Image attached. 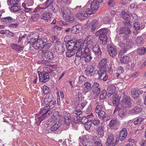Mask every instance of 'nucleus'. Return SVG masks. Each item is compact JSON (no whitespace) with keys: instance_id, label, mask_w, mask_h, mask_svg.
Masks as SVG:
<instances>
[{"instance_id":"nucleus-37","label":"nucleus","mask_w":146,"mask_h":146,"mask_svg":"<svg viewBox=\"0 0 146 146\" xmlns=\"http://www.w3.org/2000/svg\"><path fill=\"white\" fill-rule=\"evenodd\" d=\"M60 125V123L58 121H57L55 124L50 128V130L52 132L54 131L59 128Z\"/></svg>"},{"instance_id":"nucleus-36","label":"nucleus","mask_w":146,"mask_h":146,"mask_svg":"<svg viewBox=\"0 0 146 146\" xmlns=\"http://www.w3.org/2000/svg\"><path fill=\"white\" fill-rule=\"evenodd\" d=\"M107 60L106 58H103L99 63L98 68H102L106 69L107 67V64H106Z\"/></svg>"},{"instance_id":"nucleus-41","label":"nucleus","mask_w":146,"mask_h":146,"mask_svg":"<svg viewBox=\"0 0 146 146\" xmlns=\"http://www.w3.org/2000/svg\"><path fill=\"white\" fill-rule=\"evenodd\" d=\"M120 15L124 19H126L130 18L131 16L132 15L131 14H128L124 11H122Z\"/></svg>"},{"instance_id":"nucleus-6","label":"nucleus","mask_w":146,"mask_h":146,"mask_svg":"<svg viewBox=\"0 0 146 146\" xmlns=\"http://www.w3.org/2000/svg\"><path fill=\"white\" fill-rule=\"evenodd\" d=\"M101 86L97 82L94 83L92 87V91L93 95L94 96V98L98 96L101 91Z\"/></svg>"},{"instance_id":"nucleus-12","label":"nucleus","mask_w":146,"mask_h":146,"mask_svg":"<svg viewBox=\"0 0 146 146\" xmlns=\"http://www.w3.org/2000/svg\"><path fill=\"white\" fill-rule=\"evenodd\" d=\"M38 73L39 78V80L40 81L45 83L49 80L50 76L48 73L43 74L40 72H38Z\"/></svg>"},{"instance_id":"nucleus-22","label":"nucleus","mask_w":146,"mask_h":146,"mask_svg":"<svg viewBox=\"0 0 146 146\" xmlns=\"http://www.w3.org/2000/svg\"><path fill=\"white\" fill-rule=\"evenodd\" d=\"M127 134V129L123 128L119 132V139L121 141H123L126 137Z\"/></svg>"},{"instance_id":"nucleus-43","label":"nucleus","mask_w":146,"mask_h":146,"mask_svg":"<svg viewBox=\"0 0 146 146\" xmlns=\"http://www.w3.org/2000/svg\"><path fill=\"white\" fill-rule=\"evenodd\" d=\"M126 111L124 110V109H121L118 110V115L121 118H124L126 115Z\"/></svg>"},{"instance_id":"nucleus-62","label":"nucleus","mask_w":146,"mask_h":146,"mask_svg":"<svg viewBox=\"0 0 146 146\" xmlns=\"http://www.w3.org/2000/svg\"><path fill=\"white\" fill-rule=\"evenodd\" d=\"M90 122L91 123H93L94 125H98L100 123V120L98 119H90Z\"/></svg>"},{"instance_id":"nucleus-63","label":"nucleus","mask_w":146,"mask_h":146,"mask_svg":"<svg viewBox=\"0 0 146 146\" xmlns=\"http://www.w3.org/2000/svg\"><path fill=\"white\" fill-rule=\"evenodd\" d=\"M42 91L44 94H46L49 92V88L46 86H44L42 88Z\"/></svg>"},{"instance_id":"nucleus-50","label":"nucleus","mask_w":146,"mask_h":146,"mask_svg":"<svg viewBox=\"0 0 146 146\" xmlns=\"http://www.w3.org/2000/svg\"><path fill=\"white\" fill-rule=\"evenodd\" d=\"M53 1L54 0H47L45 3L42 4L43 6H44L46 9L48 8L51 5Z\"/></svg>"},{"instance_id":"nucleus-17","label":"nucleus","mask_w":146,"mask_h":146,"mask_svg":"<svg viewBox=\"0 0 146 146\" xmlns=\"http://www.w3.org/2000/svg\"><path fill=\"white\" fill-rule=\"evenodd\" d=\"M83 43V40L82 39H79L78 41H76L74 48V50L76 51L78 50L77 52L80 51L82 53V51L81 46Z\"/></svg>"},{"instance_id":"nucleus-47","label":"nucleus","mask_w":146,"mask_h":146,"mask_svg":"<svg viewBox=\"0 0 146 146\" xmlns=\"http://www.w3.org/2000/svg\"><path fill=\"white\" fill-rule=\"evenodd\" d=\"M131 93L132 97L134 98H136L139 96V93L138 92L137 90L135 89L132 90Z\"/></svg>"},{"instance_id":"nucleus-28","label":"nucleus","mask_w":146,"mask_h":146,"mask_svg":"<svg viewBox=\"0 0 146 146\" xmlns=\"http://www.w3.org/2000/svg\"><path fill=\"white\" fill-rule=\"evenodd\" d=\"M98 23L96 19H93L91 22L89 28L92 31L95 30L97 27Z\"/></svg>"},{"instance_id":"nucleus-61","label":"nucleus","mask_w":146,"mask_h":146,"mask_svg":"<svg viewBox=\"0 0 146 146\" xmlns=\"http://www.w3.org/2000/svg\"><path fill=\"white\" fill-rule=\"evenodd\" d=\"M9 1L10 4L12 6L18 5L19 2L18 0H10Z\"/></svg>"},{"instance_id":"nucleus-21","label":"nucleus","mask_w":146,"mask_h":146,"mask_svg":"<svg viewBox=\"0 0 146 146\" xmlns=\"http://www.w3.org/2000/svg\"><path fill=\"white\" fill-rule=\"evenodd\" d=\"M39 37V34L38 33H33L31 35H30L27 37V39L30 40L29 42H34V41H36L38 39Z\"/></svg>"},{"instance_id":"nucleus-52","label":"nucleus","mask_w":146,"mask_h":146,"mask_svg":"<svg viewBox=\"0 0 146 146\" xmlns=\"http://www.w3.org/2000/svg\"><path fill=\"white\" fill-rule=\"evenodd\" d=\"M11 47L13 49L15 50L18 51H19L20 50H22L23 49V47H20L17 44H11Z\"/></svg>"},{"instance_id":"nucleus-51","label":"nucleus","mask_w":146,"mask_h":146,"mask_svg":"<svg viewBox=\"0 0 146 146\" xmlns=\"http://www.w3.org/2000/svg\"><path fill=\"white\" fill-rule=\"evenodd\" d=\"M144 119L142 117H140L134 119L133 123L134 125L139 124L141 122L143 121Z\"/></svg>"},{"instance_id":"nucleus-31","label":"nucleus","mask_w":146,"mask_h":146,"mask_svg":"<svg viewBox=\"0 0 146 146\" xmlns=\"http://www.w3.org/2000/svg\"><path fill=\"white\" fill-rule=\"evenodd\" d=\"M85 87L82 89V90L84 93L86 94L88 92L91 88V83L88 82H86L84 84Z\"/></svg>"},{"instance_id":"nucleus-16","label":"nucleus","mask_w":146,"mask_h":146,"mask_svg":"<svg viewBox=\"0 0 146 146\" xmlns=\"http://www.w3.org/2000/svg\"><path fill=\"white\" fill-rule=\"evenodd\" d=\"M81 7V6H77L74 8V10L76 11H80L81 10L80 13L82 17H87L88 16V12L86 11V9H87V6H84L82 9H80Z\"/></svg>"},{"instance_id":"nucleus-4","label":"nucleus","mask_w":146,"mask_h":146,"mask_svg":"<svg viewBox=\"0 0 146 146\" xmlns=\"http://www.w3.org/2000/svg\"><path fill=\"white\" fill-rule=\"evenodd\" d=\"M81 57L82 59L86 62H88L90 61L92 57L88 47L85 48L84 52H82Z\"/></svg>"},{"instance_id":"nucleus-15","label":"nucleus","mask_w":146,"mask_h":146,"mask_svg":"<svg viewBox=\"0 0 146 146\" xmlns=\"http://www.w3.org/2000/svg\"><path fill=\"white\" fill-rule=\"evenodd\" d=\"M108 51L110 55L114 57L117 54V52L116 48L115 46L110 45L107 47Z\"/></svg>"},{"instance_id":"nucleus-46","label":"nucleus","mask_w":146,"mask_h":146,"mask_svg":"<svg viewBox=\"0 0 146 146\" xmlns=\"http://www.w3.org/2000/svg\"><path fill=\"white\" fill-rule=\"evenodd\" d=\"M46 9L44 6H43V4H42L41 5H38L35 9L34 10L35 12H41L44 9Z\"/></svg>"},{"instance_id":"nucleus-8","label":"nucleus","mask_w":146,"mask_h":146,"mask_svg":"<svg viewBox=\"0 0 146 146\" xmlns=\"http://www.w3.org/2000/svg\"><path fill=\"white\" fill-rule=\"evenodd\" d=\"M117 144V140L115 138L114 136L110 134L107 139L106 145L107 146H114Z\"/></svg>"},{"instance_id":"nucleus-29","label":"nucleus","mask_w":146,"mask_h":146,"mask_svg":"<svg viewBox=\"0 0 146 146\" xmlns=\"http://www.w3.org/2000/svg\"><path fill=\"white\" fill-rule=\"evenodd\" d=\"M64 123L67 125H69L71 122V115L68 113H66L64 115Z\"/></svg>"},{"instance_id":"nucleus-54","label":"nucleus","mask_w":146,"mask_h":146,"mask_svg":"<svg viewBox=\"0 0 146 146\" xmlns=\"http://www.w3.org/2000/svg\"><path fill=\"white\" fill-rule=\"evenodd\" d=\"M75 41H74L72 40H71L68 42L66 47L71 48H74L75 45Z\"/></svg>"},{"instance_id":"nucleus-30","label":"nucleus","mask_w":146,"mask_h":146,"mask_svg":"<svg viewBox=\"0 0 146 146\" xmlns=\"http://www.w3.org/2000/svg\"><path fill=\"white\" fill-rule=\"evenodd\" d=\"M82 53L80 51L77 52L76 53V56L75 60V63L76 65H79L81 62V59L82 57Z\"/></svg>"},{"instance_id":"nucleus-10","label":"nucleus","mask_w":146,"mask_h":146,"mask_svg":"<svg viewBox=\"0 0 146 146\" xmlns=\"http://www.w3.org/2000/svg\"><path fill=\"white\" fill-rule=\"evenodd\" d=\"M131 102L128 96H125L121 100V107L123 108H128L131 106Z\"/></svg>"},{"instance_id":"nucleus-25","label":"nucleus","mask_w":146,"mask_h":146,"mask_svg":"<svg viewBox=\"0 0 146 146\" xmlns=\"http://www.w3.org/2000/svg\"><path fill=\"white\" fill-rule=\"evenodd\" d=\"M142 110V108L139 107H135L134 108L131 109L128 111V113L130 114H135L140 113Z\"/></svg>"},{"instance_id":"nucleus-11","label":"nucleus","mask_w":146,"mask_h":146,"mask_svg":"<svg viewBox=\"0 0 146 146\" xmlns=\"http://www.w3.org/2000/svg\"><path fill=\"white\" fill-rule=\"evenodd\" d=\"M60 117V115L58 111L54 112L53 115L48 119L47 124L50 125H53L57 121L58 117Z\"/></svg>"},{"instance_id":"nucleus-60","label":"nucleus","mask_w":146,"mask_h":146,"mask_svg":"<svg viewBox=\"0 0 146 146\" xmlns=\"http://www.w3.org/2000/svg\"><path fill=\"white\" fill-rule=\"evenodd\" d=\"M130 22V18L125 19L123 21V23L125 25L128 26L129 27H131Z\"/></svg>"},{"instance_id":"nucleus-45","label":"nucleus","mask_w":146,"mask_h":146,"mask_svg":"<svg viewBox=\"0 0 146 146\" xmlns=\"http://www.w3.org/2000/svg\"><path fill=\"white\" fill-rule=\"evenodd\" d=\"M99 38L100 40L102 41V43L103 44H105L107 41V37L106 35L102 34L100 35Z\"/></svg>"},{"instance_id":"nucleus-34","label":"nucleus","mask_w":146,"mask_h":146,"mask_svg":"<svg viewBox=\"0 0 146 146\" xmlns=\"http://www.w3.org/2000/svg\"><path fill=\"white\" fill-rule=\"evenodd\" d=\"M13 21V19L10 17H3L1 19V21L4 22L6 24H9L10 23H11Z\"/></svg>"},{"instance_id":"nucleus-20","label":"nucleus","mask_w":146,"mask_h":146,"mask_svg":"<svg viewBox=\"0 0 146 146\" xmlns=\"http://www.w3.org/2000/svg\"><path fill=\"white\" fill-rule=\"evenodd\" d=\"M52 16V14L49 12H45L42 14L40 16V18L41 19L44 20H46L49 23L50 21V18Z\"/></svg>"},{"instance_id":"nucleus-59","label":"nucleus","mask_w":146,"mask_h":146,"mask_svg":"<svg viewBox=\"0 0 146 146\" xmlns=\"http://www.w3.org/2000/svg\"><path fill=\"white\" fill-rule=\"evenodd\" d=\"M50 9L52 10L55 12L58 9V7L56 3H54L52 4V6H50Z\"/></svg>"},{"instance_id":"nucleus-5","label":"nucleus","mask_w":146,"mask_h":146,"mask_svg":"<svg viewBox=\"0 0 146 146\" xmlns=\"http://www.w3.org/2000/svg\"><path fill=\"white\" fill-rule=\"evenodd\" d=\"M97 73L99 76V79L106 81L108 78V76L106 74L107 69L98 68Z\"/></svg>"},{"instance_id":"nucleus-58","label":"nucleus","mask_w":146,"mask_h":146,"mask_svg":"<svg viewBox=\"0 0 146 146\" xmlns=\"http://www.w3.org/2000/svg\"><path fill=\"white\" fill-rule=\"evenodd\" d=\"M141 25L139 22H137L134 23V27L137 30L140 29L141 28Z\"/></svg>"},{"instance_id":"nucleus-26","label":"nucleus","mask_w":146,"mask_h":146,"mask_svg":"<svg viewBox=\"0 0 146 146\" xmlns=\"http://www.w3.org/2000/svg\"><path fill=\"white\" fill-rule=\"evenodd\" d=\"M96 108L95 111L96 113L103 110L104 109V106L102 102H97L96 104Z\"/></svg>"},{"instance_id":"nucleus-18","label":"nucleus","mask_w":146,"mask_h":146,"mask_svg":"<svg viewBox=\"0 0 146 146\" xmlns=\"http://www.w3.org/2000/svg\"><path fill=\"white\" fill-rule=\"evenodd\" d=\"M94 68L93 66L90 65L88 66L85 70V74L87 76H91L93 74Z\"/></svg>"},{"instance_id":"nucleus-49","label":"nucleus","mask_w":146,"mask_h":146,"mask_svg":"<svg viewBox=\"0 0 146 146\" xmlns=\"http://www.w3.org/2000/svg\"><path fill=\"white\" fill-rule=\"evenodd\" d=\"M113 99V103L115 106H116L119 102V96L118 94H115Z\"/></svg>"},{"instance_id":"nucleus-9","label":"nucleus","mask_w":146,"mask_h":146,"mask_svg":"<svg viewBox=\"0 0 146 146\" xmlns=\"http://www.w3.org/2000/svg\"><path fill=\"white\" fill-rule=\"evenodd\" d=\"M55 51L58 54H61L63 52L64 48L60 41H56L55 44Z\"/></svg>"},{"instance_id":"nucleus-23","label":"nucleus","mask_w":146,"mask_h":146,"mask_svg":"<svg viewBox=\"0 0 146 146\" xmlns=\"http://www.w3.org/2000/svg\"><path fill=\"white\" fill-rule=\"evenodd\" d=\"M92 49L94 51L96 56L98 58L101 57L102 52L99 46L97 45H96L93 46Z\"/></svg>"},{"instance_id":"nucleus-27","label":"nucleus","mask_w":146,"mask_h":146,"mask_svg":"<svg viewBox=\"0 0 146 146\" xmlns=\"http://www.w3.org/2000/svg\"><path fill=\"white\" fill-rule=\"evenodd\" d=\"M53 100V95L51 94H47L45 98L44 102L46 104H48L51 102Z\"/></svg>"},{"instance_id":"nucleus-3","label":"nucleus","mask_w":146,"mask_h":146,"mask_svg":"<svg viewBox=\"0 0 146 146\" xmlns=\"http://www.w3.org/2000/svg\"><path fill=\"white\" fill-rule=\"evenodd\" d=\"M44 48L42 50L41 52H40L42 58L45 60H52L54 57L53 54L52 52L44 50Z\"/></svg>"},{"instance_id":"nucleus-55","label":"nucleus","mask_w":146,"mask_h":146,"mask_svg":"<svg viewBox=\"0 0 146 146\" xmlns=\"http://www.w3.org/2000/svg\"><path fill=\"white\" fill-rule=\"evenodd\" d=\"M146 52V48L144 47H141L137 50V52L138 54H144Z\"/></svg>"},{"instance_id":"nucleus-19","label":"nucleus","mask_w":146,"mask_h":146,"mask_svg":"<svg viewBox=\"0 0 146 146\" xmlns=\"http://www.w3.org/2000/svg\"><path fill=\"white\" fill-rule=\"evenodd\" d=\"M130 32L129 29L126 27L121 28L119 32V34H124V36L126 35L127 37L129 36V34Z\"/></svg>"},{"instance_id":"nucleus-40","label":"nucleus","mask_w":146,"mask_h":146,"mask_svg":"<svg viewBox=\"0 0 146 146\" xmlns=\"http://www.w3.org/2000/svg\"><path fill=\"white\" fill-rule=\"evenodd\" d=\"M80 27V25H77L73 27L71 29V33L72 34H75L79 33Z\"/></svg>"},{"instance_id":"nucleus-14","label":"nucleus","mask_w":146,"mask_h":146,"mask_svg":"<svg viewBox=\"0 0 146 146\" xmlns=\"http://www.w3.org/2000/svg\"><path fill=\"white\" fill-rule=\"evenodd\" d=\"M116 88L113 85H111L109 86L107 88L106 92V96L108 97L111 96L112 95L115 96L116 94Z\"/></svg>"},{"instance_id":"nucleus-56","label":"nucleus","mask_w":146,"mask_h":146,"mask_svg":"<svg viewBox=\"0 0 146 146\" xmlns=\"http://www.w3.org/2000/svg\"><path fill=\"white\" fill-rule=\"evenodd\" d=\"M97 114H98V115L99 117H102L103 119H104L106 117V113L103 110L100 111Z\"/></svg>"},{"instance_id":"nucleus-44","label":"nucleus","mask_w":146,"mask_h":146,"mask_svg":"<svg viewBox=\"0 0 146 146\" xmlns=\"http://www.w3.org/2000/svg\"><path fill=\"white\" fill-rule=\"evenodd\" d=\"M92 110V108L91 106H89L87 108V110L86 111V116L88 117H92L93 116V114L91 112Z\"/></svg>"},{"instance_id":"nucleus-7","label":"nucleus","mask_w":146,"mask_h":146,"mask_svg":"<svg viewBox=\"0 0 146 146\" xmlns=\"http://www.w3.org/2000/svg\"><path fill=\"white\" fill-rule=\"evenodd\" d=\"M99 7V3L96 1H93L91 5V9L88 8L86 11L89 15H91L93 13L94 11H97Z\"/></svg>"},{"instance_id":"nucleus-42","label":"nucleus","mask_w":146,"mask_h":146,"mask_svg":"<svg viewBox=\"0 0 146 146\" xmlns=\"http://www.w3.org/2000/svg\"><path fill=\"white\" fill-rule=\"evenodd\" d=\"M61 12L63 17L64 18V16L67 15L71 11L69 9L66 7H63L61 9Z\"/></svg>"},{"instance_id":"nucleus-35","label":"nucleus","mask_w":146,"mask_h":146,"mask_svg":"<svg viewBox=\"0 0 146 146\" xmlns=\"http://www.w3.org/2000/svg\"><path fill=\"white\" fill-rule=\"evenodd\" d=\"M64 18L68 20L69 21L72 22L74 20V17L72 13L70 11V13H68L67 15L64 16Z\"/></svg>"},{"instance_id":"nucleus-53","label":"nucleus","mask_w":146,"mask_h":146,"mask_svg":"<svg viewBox=\"0 0 146 146\" xmlns=\"http://www.w3.org/2000/svg\"><path fill=\"white\" fill-rule=\"evenodd\" d=\"M97 138L96 136L94 137L93 138L92 142L94 143L95 146H102V144L100 142V140H98V141H95L94 139Z\"/></svg>"},{"instance_id":"nucleus-39","label":"nucleus","mask_w":146,"mask_h":146,"mask_svg":"<svg viewBox=\"0 0 146 146\" xmlns=\"http://www.w3.org/2000/svg\"><path fill=\"white\" fill-rule=\"evenodd\" d=\"M135 41L138 46H141L144 43V39L141 36H138L135 40Z\"/></svg>"},{"instance_id":"nucleus-2","label":"nucleus","mask_w":146,"mask_h":146,"mask_svg":"<svg viewBox=\"0 0 146 146\" xmlns=\"http://www.w3.org/2000/svg\"><path fill=\"white\" fill-rule=\"evenodd\" d=\"M47 41V40L46 38L42 37L40 39L37 40L36 41H34L33 44V46L35 49L37 50L43 48Z\"/></svg>"},{"instance_id":"nucleus-64","label":"nucleus","mask_w":146,"mask_h":146,"mask_svg":"<svg viewBox=\"0 0 146 146\" xmlns=\"http://www.w3.org/2000/svg\"><path fill=\"white\" fill-rule=\"evenodd\" d=\"M117 120L115 118H113L111 120L109 125L110 127L115 125L117 124Z\"/></svg>"},{"instance_id":"nucleus-48","label":"nucleus","mask_w":146,"mask_h":146,"mask_svg":"<svg viewBox=\"0 0 146 146\" xmlns=\"http://www.w3.org/2000/svg\"><path fill=\"white\" fill-rule=\"evenodd\" d=\"M120 60L121 63L126 64L129 61V58L127 56H124L121 58Z\"/></svg>"},{"instance_id":"nucleus-38","label":"nucleus","mask_w":146,"mask_h":146,"mask_svg":"<svg viewBox=\"0 0 146 146\" xmlns=\"http://www.w3.org/2000/svg\"><path fill=\"white\" fill-rule=\"evenodd\" d=\"M49 106H46L45 107L40 110V113L45 114L46 115H48L50 112V111L49 110Z\"/></svg>"},{"instance_id":"nucleus-1","label":"nucleus","mask_w":146,"mask_h":146,"mask_svg":"<svg viewBox=\"0 0 146 146\" xmlns=\"http://www.w3.org/2000/svg\"><path fill=\"white\" fill-rule=\"evenodd\" d=\"M119 46L121 48V52L119 55H121L124 53L128 48H131L133 43L132 41L124 39L122 40H119L118 41Z\"/></svg>"},{"instance_id":"nucleus-24","label":"nucleus","mask_w":146,"mask_h":146,"mask_svg":"<svg viewBox=\"0 0 146 146\" xmlns=\"http://www.w3.org/2000/svg\"><path fill=\"white\" fill-rule=\"evenodd\" d=\"M66 47L67 49V51L66 52V56L70 57L74 55L76 50H74V48H69L68 47Z\"/></svg>"},{"instance_id":"nucleus-32","label":"nucleus","mask_w":146,"mask_h":146,"mask_svg":"<svg viewBox=\"0 0 146 146\" xmlns=\"http://www.w3.org/2000/svg\"><path fill=\"white\" fill-rule=\"evenodd\" d=\"M23 9L20 8L19 6L17 5L12 6L10 8L11 11L13 12H18L22 13Z\"/></svg>"},{"instance_id":"nucleus-33","label":"nucleus","mask_w":146,"mask_h":146,"mask_svg":"<svg viewBox=\"0 0 146 146\" xmlns=\"http://www.w3.org/2000/svg\"><path fill=\"white\" fill-rule=\"evenodd\" d=\"M104 129L102 126H99L98 128L97 134L99 137H102L104 136Z\"/></svg>"},{"instance_id":"nucleus-13","label":"nucleus","mask_w":146,"mask_h":146,"mask_svg":"<svg viewBox=\"0 0 146 146\" xmlns=\"http://www.w3.org/2000/svg\"><path fill=\"white\" fill-rule=\"evenodd\" d=\"M93 35H89L84 41L83 44L86 47V46H92L93 44Z\"/></svg>"},{"instance_id":"nucleus-57","label":"nucleus","mask_w":146,"mask_h":146,"mask_svg":"<svg viewBox=\"0 0 146 146\" xmlns=\"http://www.w3.org/2000/svg\"><path fill=\"white\" fill-rule=\"evenodd\" d=\"M87 78L83 76H80L79 78V81L78 83L79 84H82L84 82H85L87 80Z\"/></svg>"}]
</instances>
